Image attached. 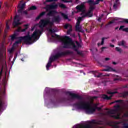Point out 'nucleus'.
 <instances>
[{
	"instance_id": "nucleus-1",
	"label": "nucleus",
	"mask_w": 128,
	"mask_h": 128,
	"mask_svg": "<svg viewBox=\"0 0 128 128\" xmlns=\"http://www.w3.org/2000/svg\"><path fill=\"white\" fill-rule=\"evenodd\" d=\"M58 8V4H52L51 5H47L46 8V12H49L48 15L54 16V18L52 20V22H50V19L41 20L38 24L40 28H44V26H49L50 28L48 29V32L50 34L54 32L52 30V26H54V22H58L60 20V17L58 16L59 13L56 11L52 10H54V8ZM60 14H61V16H62L64 18H68V16L64 14V13L60 12Z\"/></svg>"
},
{
	"instance_id": "nucleus-2",
	"label": "nucleus",
	"mask_w": 128,
	"mask_h": 128,
	"mask_svg": "<svg viewBox=\"0 0 128 128\" xmlns=\"http://www.w3.org/2000/svg\"><path fill=\"white\" fill-rule=\"evenodd\" d=\"M96 98V97H92L90 102H81L76 105L78 110H84L86 114H92L96 110H100V108L98 107V104H92V100Z\"/></svg>"
},
{
	"instance_id": "nucleus-3",
	"label": "nucleus",
	"mask_w": 128,
	"mask_h": 128,
	"mask_svg": "<svg viewBox=\"0 0 128 128\" xmlns=\"http://www.w3.org/2000/svg\"><path fill=\"white\" fill-rule=\"evenodd\" d=\"M52 38H55V40H58L60 42H62L64 45V48H72L75 50H77L78 48H80V45L78 44V42H72V39L69 38L67 36H63L60 37L59 36L56 34H52Z\"/></svg>"
},
{
	"instance_id": "nucleus-4",
	"label": "nucleus",
	"mask_w": 128,
	"mask_h": 128,
	"mask_svg": "<svg viewBox=\"0 0 128 128\" xmlns=\"http://www.w3.org/2000/svg\"><path fill=\"white\" fill-rule=\"evenodd\" d=\"M40 34H42V31L40 30H36L31 36L28 34L24 37H19V42H16L14 44H14H16L22 42H24L26 44H32L34 42L38 40L40 38Z\"/></svg>"
},
{
	"instance_id": "nucleus-5",
	"label": "nucleus",
	"mask_w": 128,
	"mask_h": 128,
	"mask_svg": "<svg viewBox=\"0 0 128 128\" xmlns=\"http://www.w3.org/2000/svg\"><path fill=\"white\" fill-rule=\"evenodd\" d=\"M76 8L78 10V12H82L81 14V16H82V17H79L77 20V22L76 26V30L82 32V28L80 26V21L82 20V18H84V16H88V18H90V16H92V14L90 12L86 13V10L84 9V4H82L80 6H77Z\"/></svg>"
},
{
	"instance_id": "nucleus-6",
	"label": "nucleus",
	"mask_w": 128,
	"mask_h": 128,
	"mask_svg": "<svg viewBox=\"0 0 128 128\" xmlns=\"http://www.w3.org/2000/svg\"><path fill=\"white\" fill-rule=\"evenodd\" d=\"M115 110H106L105 111V116H108L114 118L118 119L120 118V114H124L126 112V110L120 108V105H118L114 106Z\"/></svg>"
},
{
	"instance_id": "nucleus-7",
	"label": "nucleus",
	"mask_w": 128,
	"mask_h": 128,
	"mask_svg": "<svg viewBox=\"0 0 128 128\" xmlns=\"http://www.w3.org/2000/svg\"><path fill=\"white\" fill-rule=\"evenodd\" d=\"M22 22H20V16H16L14 18V22H13V26L14 28H16V26H18L20 24H22Z\"/></svg>"
},
{
	"instance_id": "nucleus-8",
	"label": "nucleus",
	"mask_w": 128,
	"mask_h": 128,
	"mask_svg": "<svg viewBox=\"0 0 128 128\" xmlns=\"http://www.w3.org/2000/svg\"><path fill=\"white\" fill-rule=\"evenodd\" d=\"M26 6V3L22 1H21L19 4L18 8V12H20Z\"/></svg>"
},
{
	"instance_id": "nucleus-9",
	"label": "nucleus",
	"mask_w": 128,
	"mask_h": 128,
	"mask_svg": "<svg viewBox=\"0 0 128 128\" xmlns=\"http://www.w3.org/2000/svg\"><path fill=\"white\" fill-rule=\"evenodd\" d=\"M116 92H108V94H109L110 95V96H108L106 95V94H103L102 96V98H104V100H110V98H112V95L114 94H116Z\"/></svg>"
},
{
	"instance_id": "nucleus-10",
	"label": "nucleus",
	"mask_w": 128,
	"mask_h": 128,
	"mask_svg": "<svg viewBox=\"0 0 128 128\" xmlns=\"http://www.w3.org/2000/svg\"><path fill=\"white\" fill-rule=\"evenodd\" d=\"M64 28L68 29V30L67 32V34H70V32H72V25H70V24H66L64 25Z\"/></svg>"
},
{
	"instance_id": "nucleus-11",
	"label": "nucleus",
	"mask_w": 128,
	"mask_h": 128,
	"mask_svg": "<svg viewBox=\"0 0 128 128\" xmlns=\"http://www.w3.org/2000/svg\"><path fill=\"white\" fill-rule=\"evenodd\" d=\"M100 2H102V0H96L95 2H94V0H89L88 2L91 5L94 6V4H98Z\"/></svg>"
},
{
	"instance_id": "nucleus-12",
	"label": "nucleus",
	"mask_w": 128,
	"mask_h": 128,
	"mask_svg": "<svg viewBox=\"0 0 128 128\" xmlns=\"http://www.w3.org/2000/svg\"><path fill=\"white\" fill-rule=\"evenodd\" d=\"M24 28L22 30V28L20 27H19L17 29V32H26V30H27L28 28V24H26L24 26Z\"/></svg>"
},
{
	"instance_id": "nucleus-13",
	"label": "nucleus",
	"mask_w": 128,
	"mask_h": 128,
	"mask_svg": "<svg viewBox=\"0 0 128 128\" xmlns=\"http://www.w3.org/2000/svg\"><path fill=\"white\" fill-rule=\"evenodd\" d=\"M6 70H8V68H6V64H4L2 66V69L1 70V72H4L5 74H6Z\"/></svg>"
},
{
	"instance_id": "nucleus-14",
	"label": "nucleus",
	"mask_w": 128,
	"mask_h": 128,
	"mask_svg": "<svg viewBox=\"0 0 128 128\" xmlns=\"http://www.w3.org/2000/svg\"><path fill=\"white\" fill-rule=\"evenodd\" d=\"M50 64H52V58H50L48 64L46 66L47 70H48V68L50 66Z\"/></svg>"
},
{
	"instance_id": "nucleus-15",
	"label": "nucleus",
	"mask_w": 128,
	"mask_h": 128,
	"mask_svg": "<svg viewBox=\"0 0 128 128\" xmlns=\"http://www.w3.org/2000/svg\"><path fill=\"white\" fill-rule=\"evenodd\" d=\"M106 72H114V70L112 67L108 66L106 69L104 70Z\"/></svg>"
},
{
	"instance_id": "nucleus-16",
	"label": "nucleus",
	"mask_w": 128,
	"mask_h": 128,
	"mask_svg": "<svg viewBox=\"0 0 128 128\" xmlns=\"http://www.w3.org/2000/svg\"><path fill=\"white\" fill-rule=\"evenodd\" d=\"M124 28V26H120L119 30H124V32H128V28Z\"/></svg>"
},
{
	"instance_id": "nucleus-17",
	"label": "nucleus",
	"mask_w": 128,
	"mask_h": 128,
	"mask_svg": "<svg viewBox=\"0 0 128 128\" xmlns=\"http://www.w3.org/2000/svg\"><path fill=\"white\" fill-rule=\"evenodd\" d=\"M118 46H126V42L124 41H122L118 43Z\"/></svg>"
},
{
	"instance_id": "nucleus-18",
	"label": "nucleus",
	"mask_w": 128,
	"mask_h": 128,
	"mask_svg": "<svg viewBox=\"0 0 128 128\" xmlns=\"http://www.w3.org/2000/svg\"><path fill=\"white\" fill-rule=\"evenodd\" d=\"M46 14V12H42L36 18V20H40L42 16H44Z\"/></svg>"
},
{
	"instance_id": "nucleus-19",
	"label": "nucleus",
	"mask_w": 128,
	"mask_h": 128,
	"mask_svg": "<svg viewBox=\"0 0 128 128\" xmlns=\"http://www.w3.org/2000/svg\"><path fill=\"white\" fill-rule=\"evenodd\" d=\"M10 37H11V40H15V38H16V34H13V35H12V36H10Z\"/></svg>"
},
{
	"instance_id": "nucleus-20",
	"label": "nucleus",
	"mask_w": 128,
	"mask_h": 128,
	"mask_svg": "<svg viewBox=\"0 0 128 128\" xmlns=\"http://www.w3.org/2000/svg\"><path fill=\"white\" fill-rule=\"evenodd\" d=\"M59 6L62 8H66V6L62 4H59Z\"/></svg>"
},
{
	"instance_id": "nucleus-21",
	"label": "nucleus",
	"mask_w": 128,
	"mask_h": 128,
	"mask_svg": "<svg viewBox=\"0 0 128 128\" xmlns=\"http://www.w3.org/2000/svg\"><path fill=\"white\" fill-rule=\"evenodd\" d=\"M70 96H71L72 98H78V95L76 94H70Z\"/></svg>"
},
{
	"instance_id": "nucleus-22",
	"label": "nucleus",
	"mask_w": 128,
	"mask_h": 128,
	"mask_svg": "<svg viewBox=\"0 0 128 128\" xmlns=\"http://www.w3.org/2000/svg\"><path fill=\"white\" fill-rule=\"evenodd\" d=\"M116 50H117L118 52H122V49L120 48L116 47Z\"/></svg>"
},
{
	"instance_id": "nucleus-23",
	"label": "nucleus",
	"mask_w": 128,
	"mask_h": 128,
	"mask_svg": "<svg viewBox=\"0 0 128 128\" xmlns=\"http://www.w3.org/2000/svg\"><path fill=\"white\" fill-rule=\"evenodd\" d=\"M8 52H10V54H12V52H14V47H12V48L9 49L8 50Z\"/></svg>"
},
{
	"instance_id": "nucleus-24",
	"label": "nucleus",
	"mask_w": 128,
	"mask_h": 128,
	"mask_svg": "<svg viewBox=\"0 0 128 128\" xmlns=\"http://www.w3.org/2000/svg\"><path fill=\"white\" fill-rule=\"evenodd\" d=\"M120 22H126V24L128 23V19H122V20Z\"/></svg>"
},
{
	"instance_id": "nucleus-25",
	"label": "nucleus",
	"mask_w": 128,
	"mask_h": 128,
	"mask_svg": "<svg viewBox=\"0 0 128 128\" xmlns=\"http://www.w3.org/2000/svg\"><path fill=\"white\" fill-rule=\"evenodd\" d=\"M30 10H36V6H32L30 8Z\"/></svg>"
},
{
	"instance_id": "nucleus-26",
	"label": "nucleus",
	"mask_w": 128,
	"mask_h": 128,
	"mask_svg": "<svg viewBox=\"0 0 128 128\" xmlns=\"http://www.w3.org/2000/svg\"><path fill=\"white\" fill-rule=\"evenodd\" d=\"M104 38H102V42L101 44L98 43V46H100V44H104Z\"/></svg>"
},
{
	"instance_id": "nucleus-27",
	"label": "nucleus",
	"mask_w": 128,
	"mask_h": 128,
	"mask_svg": "<svg viewBox=\"0 0 128 128\" xmlns=\"http://www.w3.org/2000/svg\"><path fill=\"white\" fill-rule=\"evenodd\" d=\"M58 0H46V2H56Z\"/></svg>"
},
{
	"instance_id": "nucleus-28",
	"label": "nucleus",
	"mask_w": 128,
	"mask_h": 128,
	"mask_svg": "<svg viewBox=\"0 0 128 128\" xmlns=\"http://www.w3.org/2000/svg\"><path fill=\"white\" fill-rule=\"evenodd\" d=\"M124 128H128V124H124Z\"/></svg>"
},
{
	"instance_id": "nucleus-29",
	"label": "nucleus",
	"mask_w": 128,
	"mask_h": 128,
	"mask_svg": "<svg viewBox=\"0 0 128 128\" xmlns=\"http://www.w3.org/2000/svg\"><path fill=\"white\" fill-rule=\"evenodd\" d=\"M115 20H116V19H114V20H113L112 21L110 22H109V24H110L114 23V22Z\"/></svg>"
},
{
	"instance_id": "nucleus-30",
	"label": "nucleus",
	"mask_w": 128,
	"mask_h": 128,
	"mask_svg": "<svg viewBox=\"0 0 128 128\" xmlns=\"http://www.w3.org/2000/svg\"><path fill=\"white\" fill-rule=\"evenodd\" d=\"M62 2H69L70 1H68V0H62Z\"/></svg>"
},
{
	"instance_id": "nucleus-31",
	"label": "nucleus",
	"mask_w": 128,
	"mask_h": 128,
	"mask_svg": "<svg viewBox=\"0 0 128 128\" xmlns=\"http://www.w3.org/2000/svg\"><path fill=\"white\" fill-rule=\"evenodd\" d=\"M124 116H128V112H126L125 114H124Z\"/></svg>"
},
{
	"instance_id": "nucleus-32",
	"label": "nucleus",
	"mask_w": 128,
	"mask_h": 128,
	"mask_svg": "<svg viewBox=\"0 0 128 128\" xmlns=\"http://www.w3.org/2000/svg\"><path fill=\"white\" fill-rule=\"evenodd\" d=\"M2 56H6V50H4V51L3 52V54Z\"/></svg>"
},
{
	"instance_id": "nucleus-33",
	"label": "nucleus",
	"mask_w": 128,
	"mask_h": 128,
	"mask_svg": "<svg viewBox=\"0 0 128 128\" xmlns=\"http://www.w3.org/2000/svg\"><path fill=\"white\" fill-rule=\"evenodd\" d=\"M8 28H10V26H8V24H6V29L8 30Z\"/></svg>"
},
{
	"instance_id": "nucleus-34",
	"label": "nucleus",
	"mask_w": 128,
	"mask_h": 128,
	"mask_svg": "<svg viewBox=\"0 0 128 128\" xmlns=\"http://www.w3.org/2000/svg\"><path fill=\"white\" fill-rule=\"evenodd\" d=\"M4 85L6 84V79H4Z\"/></svg>"
},
{
	"instance_id": "nucleus-35",
	"label": "nucleus",
	"mask_w": 128,
	"mask_h": 128,
	"mask_svg": "<svg viewBox=\"0 0 128 128\" xmlns=\"http://www.w3.org/2000/svg\"><path fill=\"white\" fill-rule=\"evenodd\" d=\"M114 8H116V4H114Z\"/></svg>"
},
{
	"instance_id": "nucleus-36",
	"label": "nucleus",
	"mask_w": 128,
	"mask_h": 128,
	"mask_svg": "<svg viewBox=\"0 0 128 128\" xmlns=\"http://www.w3.org/2000/svg\"><path fill=\"white\" fill-rule=\"evenodd\" d=\"M8 2H6L4 3V6H8Z\"/></svg>"
},
{
	"instance_id": "nucleus-37",
	"label": "nucleus",
	"mask_w": 128,
	"mask_h": 128,
	"mask_svg": "<svg viewBox=\"0 0 128 128\" xmlns=\"http://www.w3.org/2000/svg\"><path fill=\"white\" fill-rule=\"evenodd\" d=\"M110 60V58H105V60Z\"/></svg>"
},
{
	"instance_id": "nucleus-38",
	"label": "nucleus",
	"mask_w": 128,
	"mask_h": 128,
	"mask_svg": "<svg viewBox=\"0 0 128 128\" xmlns=\"http://www.w3.org/2000/svg\"><path fill=\"white\" fill-rule=\"evenodd\" d=\"M110 46H111L112 48H114V45H112V44H110Z\"/></svg>"
},
{
	"instance_id": "nucleus-39",
	"label": "nucleus",
	"mask_w": 128,
	"mask_h": 128,
	"mask_svg": "<svg viewBox=\"0 0 128 128\" xmlns=\"http://www.w3.org/2000/svg\"><path fill=\"white\" fill-rule=\"evenodd\" d=\"M24 14H28V12L26 11H24Z\"/></svg>"
},
{
	"instance_id": "nucleus-40",
	"label": "nucleus",
	"mask_w": 128,
	"mask_h": 128,
	"mask_svg": "<svg viewBox=\"0 0 128 128\" xmlns=\"http://www.w3.org/2000/svg\"><path fill=\"white\" fill-rule=\"evenodd\" d=\"M103 48H104V47H103V48H102V50H103Z\"/></svg>"
},
{
	"instance_id": "nucleus-41",
	"label": "nucleus",
	"mask_w": 128,
	"mask_h": 128,
	"mask_svg": "<svg viewBox=\"0 0 128 128\" xmlns=\"http://www.w3.org/2000/svg\"><path fill=\"white\" fill-rule=\"evenodd\" d=\"M0 106H1V108H2V102H1Z\"/></svg>"
},
{
	"instance_id": "nucleus-42",
	"label": "nucleus",
	"mask_w": 128,
	"mask_h": 128,
	"mask_svg": "<svg viewBox=\"0 0 128 128\" xmlns=\"http://www.w3.org/2000/svg\"><path fill=\"white\" fill-rule=\"evenodd\" d=\"M98 22H100V18H99L98 19Z\"/></svg>"
},
{
	"instance_id": "nucleus-43",
	"label": "nucleus",
	"mask_w": 128,
	"mask_h": 128,
	"mask_svg": "<svg viewBox=\"0 0 128 128\" xmlns=\"http://www.w3.org/2000/svg\"><path fill=\"white\" fill-rule=\"evenodd\" d=\"M113 64H116V62H113Z\"/></svg>"
},
{
	"instance_id": "nucleus-44",
	"label": "nucleus",
	"mask_w": 128,
	"mask_h": 128,
	"mask_svg": "<svg viewBox=\"0 0 128 128\" xmlns=\"http://www.w3.org/2000/svg\"><path fill=\"white\" fill-rule=\"evenodd\" d=\"M118 28H116V30H118Z\"/></svg>"
},
{
	"instance_id": "nucleus-45",
	"label": "nucleus",
	"mask_w": 128,
	"mask_h": 128,
	"mask_svg": "<svg viewBox=\"0 0 128 128\" xmlns=\"http://www.w3.org/2000/svg\"><path fill=\"white\" fill-rule=\"evenodd\" d=\"M90 8H91V10H92V7H90Z\"/></svg>"
},
{
	"instance_id": "nucleus-46",
	"label": "nucleus",
	"mask_w": 128,
	"mask_h": 128,
	"mask_svg": "<svg viewBox=\"0 0 128 128\" xmlns=\"http://www.w3.org/2000/svg\"><path fill=\"white\" fill-rule=\"evenodd\" d=\"M2 58V54H1V58Z\"/></svg>"
},
{
	"instance_id": "nucleus-47",
	"label": "nucleus",
	"mask_w": 128,
	"mask_h": 128,
	"mask_svg": "<svg viewBox=\"0 0 128 128\" xmlns=\"http://www.w3.org/2000/svg\"><path fill=\"white\" fill-rule=\"evenodd\" d=\"M76 2L78 1V0H76Z\"/></svg>"
},
{
	"instance_id": "nucleus-48",
	"label": "nucleus",
	"mask_w": 128,
	"mask_h": 128,
	"mask_svg": "<svg viewBox=\"0 0 128 128\" xmlns=\"http://www.w3.org/2000/svg\"><path fill=\"white\" fill-rule=\"evenodd\" d=\"M16 58V57H14V58Z\"/></svg>"
}]
</instances>
